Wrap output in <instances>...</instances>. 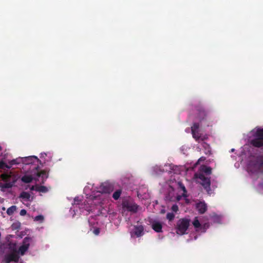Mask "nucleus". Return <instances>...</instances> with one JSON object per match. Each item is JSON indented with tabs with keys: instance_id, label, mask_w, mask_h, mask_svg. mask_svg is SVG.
Masks as SVG:
<instances>
[{
	"instance_id": "1",
	"label": "nucleus",
	"mask_w": 263,
	"mask_h": 263,
	"mask_svg": "<svg viewBox=\"0 0 263 263\" xmlns=\"http://www.w3.org/2000/svg\"><path fill=\"white\" fill-rule=\"evenodd\" d=\"M248 171L252 173H263V154L250 157Z\"/></svg>"
},
{
	"instance_id": "2",
	"label": "nucleus",
	"mask_w": 263,
	"mask_h": 263,
	"mask_svg": "<svg viewBox=\"0 0 263 263\" xmlns=\"http://www.w3.org/2000/svg\"><path fill=\"white\" fill-rule=\"evenodd\" d=\"M195 109L197 111L196 118L199 122L205 126H210L213 122V118L210 115L209 112L201 104L196 105Z\"/></svg>"
},
{
	"instance_id": "3",
	"label": "nucleus",
	"mask_w": 263,
	"mask_h": 263,
	"mask_svg": "<svg viewBox=\"0 0 263 263\" xmlns=\"http://www.w3.org/2000/svg\"><path fill=\"white\" fill-rule=\"evenodd\" d=\"M250 143L256 147L263 146V128L256 129L253 134V138L250 140Z\"/></svg>"
},
{
	"instance_id": "4",
	"label": "nucleus",
	"mask_w": 263,
	"mask_h": 263,
	"mask_svg": "<svg viewBox=\"0 0 263 263\" xmlns=\"http://www.w3.org/2000/svg\"><path fill=\"white\" fill-rule=\"evenodd\" d=\"M195 177L199 180L198 182L203 186L204 189L206 190L209 195L212 194L211 189V180L210 178L205 176L204 174L199 173L195 174Z\"/></svg>"
},
{
	"instance_id": "5",
	"label": "nucleus",
	"mask_w": 263,
	"mask_h": 263,
	"mask_svg": "<svg viewBox=\"0 0 263 263\" xmlns=\"http://www.w3.org/2000/svg\"><path fill=\"white\" fill-rule=\"evenodd\" d=\"M190 223V220L187 218H182L178 220L177 223V233L183 235L186 233Z\"/></svg>"
},
{
	"instance_id": "6",
	"label": "nucleus",
	"mask_w": 263,
	"mask_h": 263,
	"mask_svg": "<svg viewBox=\"0 0 263 263\" xmlns=\"http://www.w3.org/2000/svg\"><path fill=\"white\" fill-rule=\"evenodd\" d=\"M123 209L131 212L136 213L138 210V206L135 203L130 201L126 200L122 202Z\"/></svg>"
},
{
	"instance_id": "7",
	"label": "nucleus",
	"mask_w": 263,
	"mask_h": 263,
	"mask_svg": "<svg viewBox=\"0 0 263 263\" xmlns=\"http://www.w3.org/2000/svg\"><path fill=\"white\" fill-rule=\"evenodd\" d=\"M20 256L18 253L15 251L12 253L6 254L3 259V261L5 263H10L12 261L17 262L19 260Z\"/></svg>"
},
{
	"instance_id": "8",
	"label": "nucleus",
	"mask_w": 263,
	"mask_h": 263,
	"mask_svg": "<svg viewBox=\"0 0 263 263\" xmlns=\"http://www.w3.org/2000/svg\"><path fill=\"white\" fill-rule=\"evenodd\" d=\"M1 178L3 181L10 183H12L14 179L15 183L18 179V176L11 172L2 174Z\"/></svg>"
},
{
	"instance_id": "9",
	"label": "nucleus",
	"mask_w": 263,
	"mask_h": 263,
	"mask_svg": "<svg viewBox=\"0 0 263 263\" xmlns=\"http://www.w3.org/2000/svg\"><path fill=\"white\" fill-rule=\"evenodd\" d=\"M30 238L28 237H26L23 241V245L20 247L18 249V253L21 255L25 254V252L28 250L30 246Z\"/></svg>"
},
{
	"instance_id": "10",
	"label": "nucleus",
	"mask_w": 263,
	"mask_h": 263,
	"mask_svg": "<svg viewBox=\"0 0 263 263\" xmlns=\"http://www.w3.org/2000/svg\"><path fill=\"white\" fill-rule=\"evenodd\" d=\"M199 128V124L198 123H194L191 127V132L193 137L196 141H199L201 138V134L199 133L198 129Z\"/></svg>"
},
{
	"instance_id": "11",
	"label": "nucleus",
	"mask_w": 263,
	"mask_h": 263,
	"mask_svg": "<svg viewBox=\"0 0 263 263\" xmlns=\"http://www.w3.org/2000/svg\"><path fill=\"white\" fill-rule=\"evenodd\" d=\"M100 190L103 193H110L113 191L114 186L111 183L105 182L101 184Z\"/></svg>"
},
{
	"instance_id": "12",
	"label": "nucleus",
	"mask_w": 263,
	"mask_h": 263,
	"mask_svg": "<svg viewBox=\"0 0 263 263\" xmlns=\"http://www.w3.org/2000/svg\"><path fill=\"white\" fill-rule=\"evenodd\" d=\"M40 161V160L39 159V158L34 156L23 157V164L26 165L33 164L35 162H39Z\"/></svg>"
},
{
	"instance_id": "13",
	"label": "nucleus",
	"mask_w": 263,
	"mask_h": 263,
	"mask_svg": "<svg viewBox=\"0 0 263 263\" xmlns=\"http://www.w3.org/2000/svg\"><path fill=\"white\" fill-rule=\"evenodd\" d=\"M30 190L43 193H46L48 192V189L46 186L39 185H32Z\"/></svg>"
},
{
	"instance_id": "14",
	"label": "nucleus",
	"mask_w": 263,
	"mask_h": 263,
	"mask_svg": "<svg viewBox=\"0 0 263 263\" xmlns=\"http://www.w3.org/2000/svg\"><path fill=\"white\" fill-rule=\"evenodd\" d=\"M196 209L199 213L202 214H204L207 210L206 204L204 202H199L196 204Z\"/></svg>"
},
{
	"instance_id": "15",
	"label": "nucleus",
	"mask_w": 263,
	"mask_h": 263,
	"mask_svg": "<svg viewBox=\"0 0 263 263\" xmlns=\"http://www.w3.org/2000/svg\"><path fill=\"white\" fill-rule=\"evenodd\" d=\"M49 171V170L45 169L37 173V176L42 177V180L41 183L44 184L46 179L48 177Z\"/></svg>"
},
{
	"instance_id": "16",
	"label": "nucleus",
	"mask_w": 263,
	"mask_h": 263,
	"mask_svg": "<svg viewBox=\"0 0 263 263\" xmlns=\"http://www.w3.org/2000/svg\"><path fill=\"white\" fill-rule=\"evenodd\" d=\"M134 234L137 237H139L144 234V227L142 225L135 226L134 227Z\"/></svg>"
},
{
	"instance_id": "17",
	"label": "nucleus",
	"mask_w": 263,
	"mask_h": 263,
	"mask_svg": "<svg viewBox=\"0 0 263 263\" xmlns=\"http://www.w3.org/2000/svg\"><path fill=\"white\" fill-rule=\"evenodd\" d=\"M12 183H10L8 182H5V183H0V187L1 188V191L5 192L6 189H10L12 186H13L15 184V180H13Z\"/></svg>"
},
{
	"instance_id": "18",
	"label": "nucleus",
	"mask_w": 263,
	"mask_h": 263,
	"mask_svg": "<svg viewBox=\"0 0 263 263\" xmlns=\"http://www.w3.org/2000/svg\"><path fill=\"white\" fill-rule=\"evenodd\" d=\"M152 228L155 232L157 233L162 232V226L161 223L158 221H153L152 224Z\"/></svg>"
},
{
	"instance_id": "19",
	"label": "nucleus",
	"mask_w": 263,
	"mask_h": 263,
	"mask_svg": "<svg viewBox=\"0 0 263 263\" xmlns=\"http://www.w3.org/2000/svg\"><path fill=\"white\" fill-rule=\"evenodd\" d=\"M193 225L194 226L195 228L196 229L197 231H199V230L203 229V230L202 232H205L204 228L201 227V224L199 221L198 220L197 217H195V219L193 222Z\"/></svg>"
},
{
	"instance_id": "20",
	"label": "nucleus",
	"mask_w": 263,
	"mask_h": 263,
	"mask_svg": "<svg viewBox=\"0 0 263 263\" xmlns=\"http://www.w3.org/2000/svg\"><path fill=\"white\" fill-rule=\"evenodd\" d=\"M201 172L200 173H204L207 175H209L211 174L212 173V169L210 167L206 166H202L201 167Z\"/></svg>"
},
{
	"instance_id": "21",
	"label": "nucleus",
	"mask_w": 263,
	"mask_h": 263,
	"mask_svg": "<svg viewBox=\"0 0 263 263\" xmlns=\"http://www.w3.org/2000/svg\"><path fill=\"white\" fill-rule=\"evenodd\" d=\"M20 163H23V157L17 158L9 162L10 166H11V167L13 165L19 164Z\"/></svg>"
},
{
	"instance_id": "22",
	"label": "nucleus",
	"mask_w": 263,
	"mask_h": 263,
	"mask_svg": "<svg viewBox=\"0 0 263 263\" xmlns=\"http://www.w3.org/2000/svg\"><path fill=\"white\" fill-rule=\"evenodd\" d=\"M121 193H122L121 189H119V190H116L113 193L112 198L116 200L119 199L121 195Z\"/></svg>"
},
{
	"instance_id": "23",
	"label": "nucleus",
	"mask_w": 263,
	"mask_h": 263,
	"mask_svg": "<svg viewBox=\"0 0 263 263\" xmlns=\"http://www.w3.org/2000/svg\"><path fill=\"white\" fill-rule=\"evenodd\" d=\"M20 198L28 200L30 198V195L27 192H22L20 195Z\"/></svg>"
},
{
	"instance_id": "24",
	"label": "nucleus",
	"mask_w": 263,
	"mask_h": 263,
	"mask_svg": "<svg viewBox=\"0 0 263 263\" xmlns=\"http://www.w3.org/2000/svg\"><path fill=\"white\" fill-rule=\"evenodd\" d=\"M16 209L17 208L15 205H12L7 209V214L9 216L12 215L16 211Z\"/></svg>"
},
{
	"instance_id": "25",
	"label": "nucleus",
	"mask_w": 263,
	"mask_h": 263,
	"mask_svg": "<svg viewBox=\"0 0 263 263\" xmlns=\"http://www.w3.org/2000/svg\"><path fill=\"white\" fill-rule=\"evenodd\" d=\"M21 180L23 182L28 183L32 181V178L30 176L25 175L22 177Z\"/></svg>"
},
{
	"instance_id": "26",
	"label": "nucleus",
	"mask_w": 263,
	"mask_h": 263,
	"mask_svg": "<svg viewBox=\"0 0 263 263\" xmlns=\"http://www.w3.org/2000/svg\"><path fill=\"white\" fill-rule=\"evenodd\" d=\"M10 168L11 166H10V164L8 165L3 161H0V169L6 170Z\"/></svg>"
},
{
	"instance_id": "27",
	"label": "nucleus",
	"mask_w": 263,
	"mask_h": 263,
	"mask_svg": "<svg viewBox=\"0 0 263 263\" xmlns=\"http://www.w3.org/2000/svg\"><path fill=\"white\" fill-rule=\"evenodd\" d=\"M175 217V215L173 213H168L166 214V218L169 221H172Z\"/></svg>"
},
{
	"instance_id": "28",
	"label": "nucleus",
	"mask_w": 263,
	"mask_h": 263,
	"mask_svg": "<svg viewBox=\"0 0 263 263\" xmlns=\"http://www.w3.org/2000/svg\"><path fill=\"white\" fill-rule=\"evenodd\" d=\"M44 220L43 216L40 215H37L34 218V220L42 221Z\"/></svg>"
},
{
	"instance_id": "29",
	"label": "nucleus",
	"mask_w": 263,
	"mask_h": 263,
	"mask_svg": "<svg viewBox=\"0 0 263 263\" xmlns=\"http://www.w3.org/2000/svg\"><path fill=\"white\" fill-rule=\"evenodd\" d=\"M172 210L174 212H177L178 211V206L176 204H174L172 206Z\"/></svg>"
},
{
	"instance_id": "30",
	"label": "nucleus",
	"mask_w": 263,
	"mask_h": 263,
	"mask_svg": "<svg viewBox=\"0 0 263 263\" xmlns=\"http://www.w3.org/2000/svg\"><path fill=\"white\" fill-rule=\"evenodd\" d=\"M100 232V231L99 228H96L93 231V234H95L96 235H98Z\"/></svg>"
},
{
	"instance_id": "31",
	"label": "nucleus",
	"mask_w": 263,
	"mask_h": 263,
	"mask_svg": "<svg viewBox=\"0 0 263 263\" xmlns=\"http://www.w3.org/2000/svg\"><path fill=\"white\" fill-rule=\"evenodd\" d=\"M26 213H27L26 210L25 209H22L21 210L20 214L21 216H25L26 214Z\"/></svg>"
},
{
	"instance_id": "32",
	"label": "nucleus",
	"mask_w": 263,
	"mask_h": 263,
	"mask_svg": "<svg viewBox=\"0 0 263 263\" xmlns=\"http://www.w3.org/2000/svg\"><path fill=\"white\" fill-rule=\"evenodd\" d=\"M181 188L182 189V190L184 192H186V189H185V187L184 185H181Z\"/></svg>"
},
{
	"instance_id": "33",
	"label": "nucleus",
	"mask_w": 263,
	"mask_h": 263,
	"mask_svg": "<svg viewBox=\"0 0 263 263\" xmlns=\"http://www.w3.org/2000/svg\"><path fill=\"white\" fill-rule=\"evenodd\" d=\"M204 159H205V158H204V157H201V158L198 160V161H201V160H204Z\"/></svg>"
}]
</instances>
